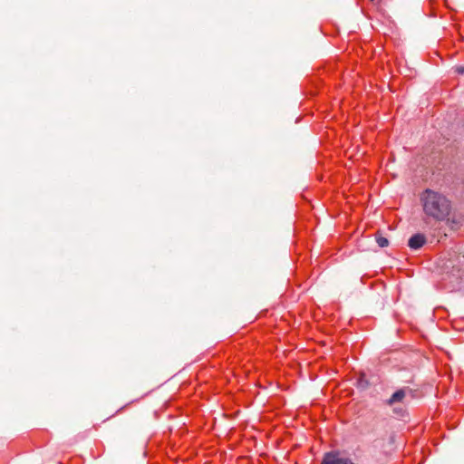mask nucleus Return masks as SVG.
Masks as SVG:
<instances>
[{
  "instance_id": "obj_4",
  "label": "nucleus",
  "mask_w": 464,
  "mask_h": 464,
  "mask_svg": "<svg viewBox=\"0 0 464 464\" xmlns=\"http://www.w3.org/2000/svg\"><path fill=\"white\" fill-rule=\"evenodd\" d=\"M406 395L405 389H400L396 391L388 401L389 405H393L397 402H401Z\"/></svg>"
},
{
  "instance_id": "obj_2",
  "label": "nucleus",
  "mask_w": 464,
  "mask_h": 464,
  "mask_svg": "<svg viewBox=\"0 0 464 464\" xmlns=\"http://www.w3.org/2000/svg\"><path fill=\"white\" fill-rule=\"evenodd\" d=\"M321 464H348L344 452L333 450L324 454Z\"/></svg>"
},
{
  "instance_id": "obj_7",
  "label": "nucleus",
  "mask_w": 464,
  "mask_h": 464,
  "mask_svg": "<svg viewBox=\"0 0 464 464\" xmlns=\"http://www.w3.org/2000/svg\"><path fill=\"white\" fill-rule=\"evenodd\" d=\"M456 72L459 74H463L464 73V67L462 66H459V67H457L456 68Z\"/></svg>"
},
{
  "instance_id": "obj_8",
  "label": "nucleus",
  "mask_w": 464,
  "mask_h": 464,
  "mask_svg": "<svg viewBox=\"0 0 464 464\" xmlns=\"http://www.w3.org/2000/svg\"><path fill=\"white\" fill-rule=\"evenodd\" d=\"M370 1H371L372 3H373V4H376V3H379V2H380V0H370Z\"/></svg>"
},
{
  "instance_id": "obj_6",
  "label": "nucleus",
  "mask_w": 464,
  "mask_h": 464,
  "mask_svg": "<svg viewBox=\"0 0 464 464\" xmlns=\"http://www.w3.org/2000/svg\"><path fill=\"white\" fill-rule=\"evenodd\" d=\"M376 242L380 247H386L389 245L388 239L379 233L376 234Z\"/></svg>"
},
{
  "instance_id": "obj_9",
  "label": "nucleus",
  "mask_w": 464,
  "mask_h": 464,
  "mask_svg": "<svg viewBox=\"0 0 464 464\" xmlns=\"http://www.w3.org/2000/svg\"><path fill=\"white\" fill-rule=\"evenodd\" d=\"M350 464H353V463L350 462Z\"/></svg>"
},
{
  "instance_id": "obj_3",
  "label": "nucleus",
  "mask_w": 464,
  "mask_h": 464,
  "mask_svg": "<svg viewBox=\"0 0 464 464\" xmlns=\"http://www.w3.org/2000/svg\"><path fill=\"white\" fill-rule=\"evenodd\" d=\"M426 243V237L423 234L418 233L411 237L408 246L414 250L420 249Z\"/></svg>"
},
{
  "instance_id": "obj_1",
  "label": "nucleus",
  "mask_w": 464,
  "mask_h": 464,
  "mask_svg": "<svg viewBox=\"0 0 464 464\" xmlns=\"http://www.w3.org/2000/svg\"><path fill=\"white\" fill-rule=\"evenodd\" d=\"M422 210L427 218L444 221L452 212L451 201L442 193L427 188L420 195Z\"/></svg>"
},
{
  "instance_id": "obj_5",
  "label": "nucleus",
  "mask_w": 464,
  "mask_h": 464,
  "mask_svg": "<svg viewBox=\"0 0 464 464\" xmlns=\"http://www.w3.org/2000/svg\"><path fill=\"white\" fill-rule=\"evenodd\" d=\"M445 221L451 229H457L459 227L461 224V218L452 215L451 213L449 216V218H447Z\"/></svg>"
}]
</instances>
